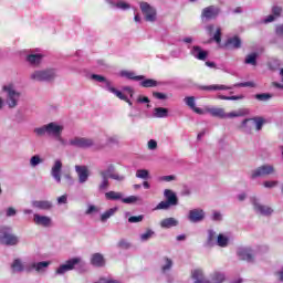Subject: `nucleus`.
Instances as JSON below:
<instances>
[{
    "mask_svg": "<svg viewBox=\"0 0 283 283\" xmlns=\"http://www.w3.org/2000/svg\"><path fill=\"white\" fill-rule=\"evenodd\" d=\"M63 125L59 124L57 122H51L40 127H35L33 129V134H35L38 138H43L45 136H49L50 138H56L63 135Z\"/></svg>",
    "mask_w": 283,
    "mask_h": 283,
    "instance_id": "nucleus-1",
    "label": "nucleus"
},
{
    "mask_svg": "<svg viewBox=\"0 0 283 283\" xmlns=\"http://www.w3.org/2000/svg\"><path fill=\"white\" fill-rule=\"evenodd\" d=\"M2 92H4V103L9 109H15V107H19V103H21V98H23V93L17 90L13 84L2 86Z\"/></svg>",
    "mask_w": 283,
    "mask_h": 283,
    "instance_id": "nucleus-2",
    "label": "nucleus"
},
{
    "mask_svg": "<svg viewBox=\"0 0 283 283\" xmlns=\"http://www.w3.org/2000/svg\"><path fill=\"white\" fill-rule=\"evenodd\" d=\"M59 76L56 69L35 70L30 74V80L35 83H52Z\"/></svg>",
    "mask_w": 283,
    "mask_h": 283,
    "instance_id": "nucleus-3",
    "label": "nucleus"
},
{
    "mask_svg": "<svg viewBox=\"0 0 283 283\" xmlns=\"http://www.w3.org/2000/svg\"><path fill=\"white\" fill-rule=\"evenodd\" d=\"M0 244L6 247H17L19 244V237L12 233V228L7 226L0 227Z\"/></svg>",
    "mask_w": 283,
    "mask_h": 283,
    "instance_id": "nucleus-4",
    "label": "nucleus"
},
{
    "mask_svg": "<svg viewBox=\"0 0 283 283\" xmlns=\"http://www.w3.org/2000/svg\"><path fill=\"white\" fill-rule=\"evenodd\" d=\"M191 277L195 280L193 283H222L224 282V274L220 272H214L212 274V281L205 279V272L202 270H193L191 272Z\"/></svg>",
    "mask_w": 283,
    "mask_h": 283,
    "instance_id": "nucleus-5",
    "label": "nucleus"
},
{
    "mask_svg": "<svg viewBox=\"0 0 283 283\" xmlns=\"http://www.w3.org/2000/svg\"><path fill=\"white\" fill-rule=\"evenodd\" d=\"M76 266H83V259L78 256L69 259L55 270V275H65L69 271H74Z\"/></svg>",
    "mask_w": 283,
    "mask_h": 283,
    "instance_id": "nucleus-6",
    "label": "nucleus"
},
{
    "mask_svg": "<svg viewBox=\"0 0 283 283\" xmlns=\"http://www.w3.org/2000/svg\"><path fill=\"white\" fill-rule=\"evenodd\" d=\"M275 166L271 164H265L252 170L250 178H252V180H255V178H265L266 176H275Z\"/></svg>",
    "mask_w": 283,
    "mask_h": 283,
    "instance_id": "nucleus-7",
    "label": "nucleus"
},
{
    "mask_svg": "<svg viewBox=\"0 0 283 283\" xmlns=\"http://www.w3.org/2000/svg\"><path fill=\"white\" fill-rule=\"evenodd\" d=\"M71 147H76L77 149H90L96 145L94 139L87 137H73L69 140Z\"/></svg>",
    "mask_w": 283,
    "mask_h": 283,
    "instance_id": "nucleus-8",
    "label": "nucleus"
},
{
    "mask_svg": "<svg viewBox=\"0 0 283 283\" xmlns=\"http://www.w3.org/2000/svg\"><path fill=\"white\" fill-rule=\"evenodd\" d=\"M220 17V9L216 6H209L202 9L201 11V21L207 23L208 21H213Z\"/></svg>",
    "mask_w": 283,
    "mask_h": 283,
    "instance_id": "nucleus-9",
    "label": "nucleus"
},
{
    "mask_svg": "<svg viewBox=\"0 0 283 283\" xmlns=\"http://www.w3.org/2000/svg\"><path fill=\"white\" fill-rule=\"evenodd\" d=\"M237 255L239 260L244 262L253 263L255 262V252L249 247H242L237 250Z\"/></svg>",
    "mask_w": 283,
    "mask_h": 283,
    "instance_id": "nucleus-10",
    "label": "nucleus"
},
{
    "mask_svg": "<svg viewBox=\"0 0 283 283\" xmlns=\"http://www.w3.org/2000/svg\"><path fill=\"white\" fill-rule=\"evenodd\" d=\"M139 8L145 17V21L154 23L156 21V9L147 2H140Z\"/></svg>",
    "mask_w": 283,
    "mask_h": 283,
    "instance_id": "nucleus-11",
    "label": "nucleus"
},
{
    "mask_svg": "<svg viewBox=\"0 0 283 283\" xmlns=\"http://www.w3.org/2000/svg\"><path fill=\"white\" fill-rule=\"evenodd\" d=\"M250 200L255 213H259L260 216H271L273 213L271 207L260 203V199L252 197Z\"/></svg>",
    "mask_w": 283,
    "mask_h": 283,
    "instance_id": "nucleus-12",
    "label": "nucleus"
},
{
    "mask_svg": "<svg viewBox=\"0 0 283 283\" xmlns=\"http://www.w3.org/2000/svg\"><path fill=\"white\" fill-rule=\"evenodd\" d=\"M63 174V161L61 159H55L52 167H51V177L57 185H61L62 182V176Z\"/></svg>",
    "mask_w": 283,
    "mask_h": 283,
    "instance_id": "nucleus-13",
    "label": "nucleus"
},
{
    "mask_svg": "<svg viewBox=\"0 0 283 283\" xmlns=\"http://www.w3.org/2000/svg\"><path fill=\"white\" fill-rule=\"evenodd\" d=\"M75 172L80 185H85L90 180V168L85 165H76Z\"/></svg>",
    "mask_w": 283,
    "mask_h": 283,
    "instance_id": "nucleus-14",
    "label": "nucleus"
},
{
    "mask_svg": "<svg viewBox=\"0 0 283 283\" xmlns=\"http://www.w3.org/2000/svg\"><path fill=\"white\" fill-rule=\"evenodd\" d=\"M190 55L197 61H205L209 57V51H205L200 45H193L190 49Z\"/></svg>",
    "mask_w": 283,
    "mask_h": 283,
    "instance_id": "nucleus-15",
    "label": "nucleus"
},
{
    "mask_svg": "<svg viewBox=\"0 0 283 283\" xmlns=\"http://www.w3.org/2000/svg\"><path fill=\"white\" fill-rule=\"evenodd\" d=\"M50 261L32 262L27 266V271H36V273H45L50 266Z\"/></svg>",
    "mask_w": 283,
    "mask_h": 283,
    "instance_id": "nucleus-16",
    "label": "nucleus"
},
{
    "mask_svg": "<svg viewBox=\"0 0 283 283\" xmlns=\"http://www.w3.org/2000/svg\"><path fill=\"white\" fill-rule=\"evenodd\" d=\"M33 222L38 227H44L45 229L52 227V218L39 213L33 214Z\"/></svg>",
    "mask_w": 283,
    "mask_h": 283,
    "instance_id": "nucleus-17",
    "label": "nucleus"
},
{
    "mask_svg": "<svg viewBox=\"0 0 283 283\" xmlns=\"http://www.w3.org/2000/svg\"><path fill=\"white\" fill-rule=\"evenodd\" d=\"M205 210L197 208L188 212V220L193 223L202 222L205 220Z\"/></svg>",
    "mask_w": 283,
    "mask_h": 283,
    "instance_id": "nucleus-18",
    "label": "nucleus"
},
{
    "mask_svg": "<svg viewBox=\"0 0 283 283\" xmlns=\"http://www.w3.org/2000/svg\"><path fill=\"white\" fill-rule=\"evenodd\" d=\"M25 61L27 63H29V65H32L33 67H39V65L43 63V54L30 52L29 54H27Z\"/></svg>",
    "mask_w": 283,
    "mask_h": 283,
    "instance_id": "nucleus-19",
    "label": "nucleus"
},
{
    "mask_svg": "<svg viewBox=\"0 0 283 283\" xmlns=\"http://www.w3.org/2000/svg\"><path fill=\"white\" fill-rule=\"evenodd\" d=\"M217 241H218V232H216V230L213 229H208L205 247L207 249H212V247H216Z\"/></svg>",
    "mask_w": 283,
    "mask_h": 283,
    "instance_id": "nucleus-20",
    "label": "nucleus"
},
{
    "mask_svg": "<svg viewBox=\"0 0 283 283\" xmlns=\"http://www.w3.org/2000/svg\"><path fill=\"white\" fill-rule=\"evenodd\" d=\"M31 207H33V209H40L41 211H50L54 206L50 200H33L31 201Z\"/></svg>",
    "mask_w": 283,
    "mask_h": 283,
    "instance_id": "nucleus-21",
    "label": "nucleus"
},
{
    "mask_svg": "<svg viewBox=\"0 0 283 283\" xmlns=\"http://www.w3.org/2000/svg\"><path fill=\"white\" fill-rule=\"evenodd\" d=\"M163 275H167L174 269V260L168 256H163L159 263Z\"/></svg>",
    "mask_w": 283,
    "mask_h": 283,
    "instance_id": "nucleus-22",
    "label": "nucleus"
},
{
    "mask_svg": "<svg viewBox=\"0 0 283 283\" xmlns=\"http://www.w3.org/2000/svg\"><path fill=\"white\" fill-rule=\"evenodd\" d=\"M184 103H186V105L189 106V108L192 109V112H195V114H200V115L207 114V112H205V109H202L200 107H196V97H193V96L185 97Z\"/></svg>",
    "mask_w": 283,
    "mask_h": 283,
    "instance_id": "nucleus-23",
    "label": "nucleus"
},
{
    "mask_svg": "<svg viewBox=\"0 0 283 283\" xmlns=\"http://www.w3.org/2000/svg\"><path fill=\"white\" fill-rule=\"evenodd\" d=\"M234 86H227L223 84H212V85H202L199 86V90L203 92H218V91H226V90H233Z\"/></svg>",
    "mask_w": 283,
    "mask_h": 283,
    "instance_id": "nucleus-24",
    "label": "nucleus"
},
{
    "mask_svg": "<svg viewBox=\"0 0 283 283\" xmlns=\"http://www.w3.org/2000/svg\"><path fill=\"white\" fill-rule=\"evenodd\" d=\"M207 114H211L214 118H227V112L220 107H207L205 111Z\"/></svg>",
    "mask_w": 283,
    "mask_h": 283,
    "instance_id": "nucleus-25",
    "label": "nucleus"
},
{
    "mask_svg": "<svg viewBox=\"0 0 283 283\" xmlns=\"http://www.w3.org/2000/svg\"><path fill=\"white\" fill-rule=\"evenodd\" d=\"M251 111L249 108H239L237 111L226 113V118H242L244 116H249Z\"/></svg>",
    "mask_w": 283,
    "mask_h": 283,
    "instance_id": "nucleus-26",
    "label": "nucleus"
},
{
    "mask_svg": "<svg viewBox=\"0 0 283 283\" xmlns=\"http://www.w3.org/2000/svg\"><path fill=\"white\" fill-rule=\"evenodd\" d=\"M253 117L243 119L240 125V129L243 134H253Z\"/></svg>",
    "mask_w": 283,
    "mask_h": 283,
    "instance_id": "nucleus-27",
    "label": "nucleus"
},
{
    "mask_svg": "<svg viewBox=\"0 0 283 283\" xmlns=\"http://www.w3.org/2000/svg\"><path fill=\"white\" fill-rule=\"evenodd\" d=\"M226 48L229 50H240L242 48V40L238 36L229 38L226 42Z\"/></svg>",
    "mask_w": 283,
    "mask_h": 283,
    "instance_id": "nucleus-28",
    "label": "nucleus"
},
{
    "mask_svg": "<svg viewBox=\"0 0 283 283\" xmlns=\"http://www.w3.org/2000/svg\"><path fill=\"white\" fill-rule=\"evenodd\" d=\"M164 196L166 198V202H168L171 207H176L178 205V196H176L174 190L166 189L164 191Z\"/></svg>",
    "mask_w": 283,
    "mask_h": 283,
    "instance_id": "nucleus-29",
    "label": "nucleus"
},
{
    "mask_svg": "<svg viewBox=\"0 0 283 283\" xmlns=\"http://www.w3.org/2000/svg\"><path fill=\"white\" fill-rule=\"evenodd\" d=\"M91 264L97 269L105 266V256H103L101 253H94L91 256Z\"/></svg>",
    "mask_w": 283,
    "mask_h": 283,
    "instance_id": "nucleus-30",
    "label": "nucleus"
},
{
    "mask_svg": "<svg viewBox=\"0 0 283 283\" xmlns=\"http://www.w3.org/2000/svg\"><path fill=\"white\" fill-rule=\"evenodd\" d=\"M161 229H171V227H178V219L170 217L160 221Z\"/></svg>",
    "mask_w": 283,
    "mask_h": 283,
    "instance_id": "nucleus-31",
    "label": "nucleus"
},
{
    "mask_svg": "<svg viewBox=\"0 0 283 283\" xmlns=\"http://www.w3.org/2000/svg\"><path fill=\"white\" fill-rule=\"evenodd\" d=\"M12 273H23L25 271V265H23V261L21 259H14L11 263Z\"/></svg>",
    "mask_w": 283,
    "mask_h": 283,
    "instance_id": "nucleus-32",
    "label": "nucleus"
},
{
    "mask_svg": "<svg viewBox=\"0 0 283 283\" xmlns=\"http://www.w3.org/2000/svg\"><path fill=\"white\" fill-rule=\"evenodd\" d=\"M104 90H107V92H111V94H115V96H117V98H119L120 101H127V96H125L123 92L116 90V87L112 86V83H106Z\"/></svg>",
    "mask_w": 283,
    "mask_h": 283,
    "instance_id": "nucleus-33",
    "label": "nucleus"
},
{
    "mask_svg": "<svg viewBox=\"0 0 283 283\" xmlns=\"http://www.w3.org/2000/svg\"><path fill=\"white\" fill-rule=\"evenodd\" d=\"M154 118H167L169 116V108L156 107L153 111Z\"/></svg>",
    "mask_w": 283,
    "mask_h": 283,
    "instance_id": "nucleus-34",
    "label": "nucleus"
},
{
    "mask_svg": "<svg viewBox=\"0 0 283 283\" xmlns=\"http://www.w3.org/2000/svg\"><path fill=\"white\" fill-rule=\"evenodd\" d=\"M139 85L140 87H158L159 83L154 78H146L145 75H143V78L139 80Z\"/></svg>",
    "mask_w": 283,
    "mask_h": 283,
    "instance_id": "nucleus-35",
    "label": "nucleus"
},
{
    "mask_svg": "<svg viewBox=\"0 0 283 283\" xmlns=\"http://www.w3.org/2000/svg\"><path fill=\"white\" fill-rule=\"evenodd\" d=\"M229 235L220 233L217 237V247H221V249H227L229 247Z\"/></svg>",
    "mask_w": 283,
    "mask_h": 283,
    "instance_id": "nucleus-36",
    "label": "nucleus"
},
{
    "mask_svg": "<svg viewBox=\"0 0 283 283\" xmlns=\"http://www.w3.org/2000/svg\"><path fill=\"white\" fill-rule=\"evenodd\" d=\"M116 211H118V207L111 208L101 214V222H107L109 218H112Z\"/></svg>",
    "mask_w": 283,
    "mask_h": 283,
    "instance_id": "nucleus-37",
    "label": "nucleus"
},
{
    "mask_svg": "<svg viewBox=\"0 0 283 283\" xmlns=\"http://www.w3.org/2000/svg\"><path fill=\"white\" fill-rule=\"evenodd\" d=\"M120 76H124L125 78H129L130 81H140L143 80V75H136V73L132 71H122Z\"/></svg>",
    "mask_w": 283,
    "mask_h": 283,
    "instance_id": "nucleus-38",
    "label": "nucleus"
},
{
    "mask_svg": "<svg viewBox=\"0 0 283 283\" xmlns=\"http://www.w3.org/2000/svg\"><path fill=\"white\" fill-rule=\"evenodd\" d=\"M252 120H253L256 132H262V127H264L266 119L262 116H256V117H252Z\"/></svg>",
    "mask_w": 283,
    "mask_h": 283,
    "instance_id": "nucleus-39",
    "label": "nucleus"
},
{
    "mask_svg": "<svg viewBox=\"0 0 283 283\" xmlns=\"http://www.w3.org/2000/svg\"><path fill=\"white\" fill-rule=\"evenodd\" d=\"M101 178L102 181L98 185L99 191H105L106 189H109V177H106L105 172H102Z\"/></svg>",
    "mask_w": 283,
    "mask_h": 283,
    "instance_id": "nucleus-40",
    "label": "nucleus"
},
{
    "mask_svg": "<svg viewBox=\"0 0 283 283\" xmlns=\"http://www.w3.org/2000/svg\"><path fill=\"white\" fill-rule=\"evenodd\" d=\"M116 171V166L114 164H108L105 170L99 171V176H103L105 174L106 178H111Z\"/></svg>",
    "mask_w": 283,
    "mask_h": 283,
    "instance_id": "nucleus-41",
    "label": "nucleus"
},
{
    "mask_svg": "<svg viewBox=\"0 0 283 283\" xmlns=\"http://www.w3.org/2000/svg\"><path fill=\"white\" fill-rule=\"evenodd\" d=\"M155 235H156V232L154 230L147 229L146 232H144L139 235V240L142 242H147L148 240H151V238Z\"/></svg>",
    "mask_w": 283,
    "mask_h": 283,
    "instance_id": "nucleus-42",
    "label": "nucleus"
},
{
    "mask_svg": "<svg viewBox=\"0 0 283 283\" xmlns=\"http://www.w3.org/2000/svg\"><path fill=\"white\" fill-rule=\"evenodd\" d=\"M106 200H123V192L108 191L105 193Z\"/></svg>",
    "mask_w": 283,
    "mask_h": 283,
    "instance_id": "nucleus-43",
    "label": "nucleus"
},
{
    "mask_svg": "<svg viewBox=\"0 0 283 283\" xmlns=\"http://www.w3.org/2000/svg\"><path fill=\"white\" fill-rule=\"evenodd\" d=\"M245 65H258V53H251L245 56Z\"/></svg>",
    "mask_w": 283,
    "mask_h": 283,
    "instance_id": "nucleus-44",
    "label": "nucleus"
},
{
    "mask_svg": "<svg viewBox=\"0 0 283 283\" xmlns=\"http://www.w3.org/2000/svg\"><path fill=\"white\" fill-rule=\"evenodd\" d=\"M254 98L256 101H260L261 103H266L268 101H271V98H273V95L270 93H261V94H255Z\"/></svg>",
    "mask_w": 283,
    "mask_h": 283,
    "instance_id": "nucleus-45",
    "label": "nucleus"
},
{
    "mask_svg": "<svg viewBox=\"0 0 283 283\" xmlns=\"http://www.w3.org/2000/svg\"><path fill=\"white\" fill-rule=\"evenodd\" d=\"M91 78L93 81H97V83H104V87H107V83H112V82H109V80H107V77H105L103 75H98V74H92Z\"/></svg>",
    "mask_w": 283,
    "mask_h": 283,
    "instance_id": "nucleus-46",
    "label": "nucleus"
},
{
    "mask_svg": "<svg viewBox=\"0 0 283 283\" xmlns=\"http://www.w3.org/2000/svg\"><path fill=\"white\" fill-rule=\"evenodd\" d=\"M218 98L220 101H242L244 98V95H233V96L219 95Z\"/></svg>",
    "mask_w": 283,
    "mask_h": 283,
    "instance_id": "nucleus-47",
    "label": "nucleus"
},
{
    "mask_svg": "<svg viewBox=\"0 0 283 283\" xmlns=\"http://www.w3.org/2000/svg\"><path fill=\"white\" fill-rule=\"evenodd\" d=\"M136 178H140L142 180H149V170L138 169L136 171Z\"/></svg>",
    "mask_w": 283,
    "mask_h": 283,
    "instance_id": "nucleus-48",
    "label": "nucleus"
},
{
    "mask_svg": "<svg viewBox=\"0 0 283 283\" xmlns=\"http://www.w3.org/2000/svg\"><path fill=\"white\" fill-rule=\"evenodd\" d=\"M43 163V159L41 158L40 155H34L30 159V166L31 167H39Z\"/></svg>",
    "mask_w": 283,
    "mask_h": 283,
    "instance_id": "nucleus-49",
    "label": "nucleus"
},
{
    "mask_svg": "<svg viewBox=\"0 0 283 283\" xmlns=\"http://www.w3.org/2000/svg\"><path fill=\"white\" fill-rule=\"evenodd\" d=\"M138 200H140V198L137 196L122 198V202H124V205H134V202H138Z\"/></svg>",
    "mask_w": 283,
    "mask_h": 283,
    "instance_id": "nucleus-50",
    "label": "nucleus"
},
{
    "mask_svg": "<svg viewBox=\"0 0 283 283\" xmlns=\"http://www.w3.org/2000/svg\"><path fill=\"white\" fill-rule=\"evenodd\" d=\"M115 8H117V10H129L132 8V4L127 3V2H125L123 0H118L116 2V7Z\"/></svg>",
    "mask_w": 283,
    "mask_h": 283,
    "instance_id": "nucleus-51",
    "label": "nucleus"
},
{
    "mask_svg": "<svg viewBox=\"0 0 283 283\" xmlns=\"http://www.w3.org/2000/svg\"><path fill=\"white\" fill-rule=\"evenodd\" d=\"M63 178H64V185H66V187H72V185H74V178L72 177V174L65 172L63 175Z\"/></svg>",
    "mask_w": 283,
    "mask_h": 283,
    "instance_id": "nucleus-52",
    "label": "nucleus"
},
{
    "mask_svg": "<svg viewBox=\"0 0 283 283\" xmlns=\"http://www.w3.org/2000/svg\"><path fill=\"white\" fill-rule=\"evenodd\" d=\"M143 220H145V216L144 214L133 216V217L128 218V222L130 224H138V222H143Z\"/></svg>",
    "mask_w": 283,
    "mask_h": 283,
    "instance_id": "nucleus-53",
    "label": "nucleus"
},
{
    "mask_svg": "<svg viewBox=\"0 0 283 283\" xmlns=\"http://www.w3.org/2000/svg\"><path fill=\"white\" fill-rule=\"evenodd\" d=\"M171 206L169 205L168 201H161L159 202L156 208H155V211H160V210H165L167 211V209H169Z\"/></svg>",
    "mask_w": 283,
    "mask_h": 283,
    "instance_id": "nucleus-54",
    "label": "nucleus"
},
{
    "mask_svg": "<svg viewBox=\"0 0 283 283\" xmlns=\"http://www.w3.org/2000/svg\"><path fill=\"white\" fill-rule=\"evenodd\" d=\"M213 41H216V43L220 44L222 43V29L218 28L214 35H213Z\"/></svg>",
    "mask_w": 283,
    "mask_h": 283,
    "instance_id": "nucleus-55",
    "label": "nucleus"
},
{
    "mask_svg": "<svg viewBox=\"0 0 283 283\" xmlns=\"http://www.w3.org/2000/svg\"><path fill=\"white\" fill-rule=\"evenodd\" d=\"M282 12H283L282 7L280 6L272 7V14L275 15L276 19H279V17H282Z\"/></svg>",
    "mask_w": 283,
    "mask_h": 283,
    "instance_id": "nucleus-56",
    "label": "nucleus"
},
{
    "mask_svg": "<svg viewBox=\"0 0 283 283\" xmlns=\"http://www.w3.org/2000/svg\"><path fill=\"white\" fill-rule=\"evenodd\" d=\"M117 247H118V249H129V247H132V244H129V242H127V240L122 239L118 241Z\"/></svg>",
    "mask_w": 283,
    "mask_h": 283,
    "instance_id": "nucleus-57",
    "label": "nucleus"
},
{
    "mask_svg": "<svg viewBox=\"0 0 283 283\" xmlns=\"http://www.w3.org/2000/svg\"><path fill=\"white\" fill-rule=\"evenodd\" d=\"M14 216H17V209H14L13 207L7 208L6 217L7 218H14Z\"/></svg>",
    "mask_w": 283,
    "mask_h": 283,
    "instance_id": "nucleus-58",
    "label": "nucleus"
},
{
    "mask_svg": "<svg viewBox=\"0 0 283 283\" xmlns=\"http://www.w3.org/2000/svg\"><path fill=\"white\" fill-rule=\"evenodd\" d=\"M233 87H255V83L253 82L237 83L233 85Z\"/></svg>",
    "mask_w": 283,
    "mask_h": 283,
    "instance_id": "nucleus-59",
    "label": "nucleus"
},
{
    "mask_svg": "<svg viewBox=\"0 0 283 283\" xmlns=\"http://www.w3.org/2000/svg\"><path fill=\"white\" fill-rule=\"evenodd\" d=\"M161 182H172L176 180V175H168V176H163L159 178Z\"/></svg>",
    "mask_w": 283,
    "mask_h": 283,
    "instance_id": "nucleus-60",
    "label": "nucleus"
},
{
    "mask_svg": "<svg viewBox=\"0 0 283 283\" xmlns=\"http://www.w3.org/2000/svg\"><path fill=\"white\" fill-rule=\"evenodd\" d=\"M211 220H213L214 222H221L222 213H220L219 211H213L211 216Z\"/></svg>",
    "mask_w": 283,
    "mask_h": 283,
    "instance_id": "nucleus-61",
    "label": "nucleus"
},
{
    "mask_svg": "<svg viewBox=\"0 0 283 283\" xmlns=\"http://www.w3.org/2000/svg\"><path fill=\"white\" fill-rule=\"evenodd\" d=\"M148 149H150L151 151H154V149H158V142H156L155 139H150L148 142Z\"/></svg>",
    "mask_w": 283,
    "mask_h": 283,
    "instance_id": "nucleus-62",
    "label": "nucleus"
},
{
    "mask_svg": "<svg viewBox=\"0 0 283 283\" xmlns=\"http://www.w3.org/2000/svg\"><path fill=\"white\" fill-rule=\"evenodd\" d=\"M57 205H67V195L57 197Z\"/></svg>",
    "mask_w": 283,
    "mask_h": 283,
    "instance_id": "nucleus-63",
    "label": "nucleus"
},
{
    "mask_svg": "<svg viewBox=\"0 0 283 283\" xmlns=\"http://www.w3.org/2000/svg\"><path fill=\"white\" fill-rule=\"evenodd\" d=\"M276 36H283V24H279L275 27Z\"/></svg>",
    "mask_w": 283,
    "mask_h": 283,
    "instance_id": "nucleus-64",
    "label": "nucleus"
}]
</instances>
